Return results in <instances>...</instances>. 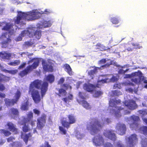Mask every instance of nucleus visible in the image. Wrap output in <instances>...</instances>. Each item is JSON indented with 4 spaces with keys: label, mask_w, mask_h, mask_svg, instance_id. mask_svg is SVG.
<instances>
[{
    "label": "nucleus",
    "mask_w": 147,
    "mask_h": 147,
    "mask_svg": "<svg viewBox=\"0 0 147 147\" xmlns=\"http://www.w3.org/2000/svg\"><path fill=\"white\" fill-rule=\"evenodd\" d=\"M113 96H119L122 94V92L119 90H115L112 91Z\"/></svg>",
    "instance_id": "obj_40"
},
{
    "label": "nucleus",
    "mask_w": 147,
    "mask_h": 147,
    "mask_svg": "<svg viewBox=\"0 0 147 147\" xmlns=\"http://www.w3.org/2000/svg\"><path fill=\"white\" fill-rule=\"evenodd\" d=\"M34 43V41L30 39L29 41H26L24 42V45L28 47L32 46Z\"/></svg>",
    "instance_id": "obj_42"
},
{
    "label": "nucleus",
    "mask_w": 147,
    "mask_h": 147,
    "mask_svg": "<svg viewBox=\"0 0 147 147\" xmlns=\"http://www.w3.org/2000/svg\"><path fill=\"white\" fill-rule=\"evenodd\" d=\"M27 118H24L23 120V121L28 122H30V121L33 118V114L31 112H29L27 115Z\"/></svg>",
    "instance_id": "obj_27"
},
{
    "label": "nucleus",
    "mask_w": 147,
    "mask_h": 147,
    "mask_svg": "<svg viewBox=\"0 0 147 147\" xmlns=\"http://www.w3.org/2000/svg\"><path fill=\"white\" fill-rule=\"evenodd\" d=\"M58 91V93L57 94V95L59 97L65 96L67 94L66 90L63 88L59 89Z\"/></svg>",
    "instance_id": "obj_26"
},
{
    "label": "nucleus",
    "mask_w": 147,
    "mask_h": 147,
    "mask_svg": "<svg viewBox=\"0 0 147 147\" xmlns=\"http://www.w3.org/2000/svg\"><path fill=\"white\" fill-rule=\"evenodd\" d=\"M28 123L22 121V122L21 123V125H23L22 127V131L25 133L28 132L30 130V129L29 128L28 125H26Z\"/></svg>",
    "instance_id": "obj_25"
},
{
    "label": "nucleus",
    "mask_w": 147,
    "mask_h": 147,
    "mask_svg": "<svg viewBox=\"0 0 147 147\" xmlns=\"http://www.w3.org/2000/svg\"><path fill=\"white\" fill-rule=\"evenodd\" d=\"M44 146L42 145L40 146V147H51V145L49 144V143L48 142L46 141L45 142Z\"/></svg>",
    "instance_id": "obj_62"
},
{
    "label": "nucleus",
    "mask_w": 147,
    "mask_h": 147,
    "mask_svg": "<svg viewBox=\"0 0 147 147\" xmlns=\"http://www.w3.org/2000/svg\"><path fill=\"white\" fill-rule=\"evenodd\" d=\"M111 22L113 24H117L119 22V20L117 18L115 17L111 18L110 19Z\"/></svg>",
    "instance_id": "obj_45"
},
{
    "label": "nucleus",
    "mask_w": 147,
    "mask_h": 147,
    "mask_svg": "<svg viewBox=\"0 0 147 147\" xmlns=\"http://www.w3.org/2000/svg\"><path fill=\"white\" fill-rule=\"evenodd\" d=\"M97 48L99 49L101 51H103L106 50L105 47L103 45L100 43L97 44L96 45Z\"/></svg>",
    "instance_id": "obj_38"
},
{
    "label": "nucleus",
    "mask_w": 147,
    "mask_h": 147,
    "mask_svg": "<svg viewBox=\"0 0 147 147\" xmlns=\"http://www.w3.org/2000/svg\"><path fill=\"white\" fill-rule=\"evenodd\" d=\"M62 87L65 89V90H66L69 88L70 90L72 89L71 86L69 84H63L62 85Z\"/></svg>",
    "instance_id": "obj_46"
},
{
    "label": "nucleus",
    "mask_w": 147,
    "mask_h": 147,
    "mask_svg": "<svg viewBox=\"0 0 147 147\" xmlns=\"http://www.w3.org/2000/svg\"><path fill=\"white\" fill-rule=\"evenodd\" d=\"M9 113L11 115H18L19 112L18 110L16 108H11L9 110Z\"/></svg>",
    "instance_id": "obj_34"
},
{
    "label": "nucleus",
    "mask_w": 147,
    "mask_h": 147,
    "mask_svg": "<svg viewBox=\"0 0 147 147\" xmlns=\"http://www.w3.org/2000/svg\"><path fill=\"white\" fill-rule=\"evenodd\" d=\"M123 46L125 50L128 51H132L134 48L131 47V44L127 43L123 44Z\"/></svg>",
    "instance_id": "obj_33"
},
{
    "label": "nucleus",
    "mask_w": 147,
    "mask_h": 147,
    "mask_svg": "<svg viewBox=\"0 0 147 147\" xmlns=\"http://www.w3.org/2000/svg\"><path fill=\"white\" fill-rule=\"evenodd\" d=\"M68 121L63 118L61 121V123L62 125L67 129H68L70 127L71 124L75 123L76 121V117L72 114H70L67 116Z\"/></svg>",
    "instance_id": "obj_5"
},
{
    "label": "nucleus",
    "mask_w": 147,
    "mask_h": 147,
    "mask_svg": "<svg viewBox=\"0 0 147 147\" xmlns=\"http://www.w3.org/2000/svg\"><path fill=\"white\" fill-rule=\"evenodd\" d=\"M109 79L108 78H106L105 79H102L101 80L98 81V83H107L109 82Z\"/></svg>",
    "instance_id": "obj_51"
},
{
    "label": "nucleus",
    "mask_w": 147,
    "mask_h": 147,
    "mask_svg": "<svg viewBox=\"0 0 147 147\" xmlns=\"http://www.w3.org/2000/svg\"><path fill=\"white\" fill-rule=\"evenodd\" d=\"M15 147H21L22 146V144L20 142L15 141Z\"/></svg>",
    "instance_id": "obj_56"
},
{
    "label": "nucleus",
    "mask_w": 147,
    "mask_h": 147,
    "mask_svg": "<svg viewBox=\"0 0 147 147\" xmlns=\"http://www.w3.org/2000/svg\"><path fill=\"white\" fill-rule=\"evenodd\" d=\"M104 147H113V145L109 142H107L104 145Z\"/></svg>",
    "instance_id": "obj_63"
},
{
    "label": "nucleus",
    "mask_w": 147,
    "mask_h": 147,
    "mask_svg": "<svg viewBox=\"0 0 147 147\" xmlns=\"http://www.w3.org/2000/svg\"><path fill=\"white\" fill-rule=\"evenodd\" d=\"M116 145L117 147H125L124 144L119 142L117 143Z\"/></svg>",
    "instance_id": "obj_64"
},
{
    "label": "nucleus",
    "mask_w": 147,
    "mask_h": 147,
    "mask_svg": "<svg viewBox=\"0 0 147 147\" xmlns=\"http://www.w3.org/2000/svg\"><path fill=\"white\" fill-rule=\"evenodd\" d=\"M116 129L117 132L121 135L124 134L126 130L125 125L120 123L117 124L116 126Z\"/></svg>",
    "instance_id": "obj_10"
},
{
    "label": "nucleus",
    "mask_w": 147,
    "mask_h": 147,
    "mask_svg": "<svg viewBox=\"0 0 147 147\" xmlns=\"http://www.w3.org/2000/svg\"><path fill=\"white\" fill-rule=\"evenodd\" d=\"M127 147H135L138 142L137 135L135 134H131L127 138Z\"/></svg>",
    "instance_id": "obj_9"
},
{
    "label": "nucleus",
    "mask_w": 147,
    "mask_h": 147,
    "mask_svg": "<svg viewBox=\"0 0 147 147\" xmlns=\"http://www.w3.org/2000/svg\"><path fill=\"white\" fill-rule=\"evenodd\" d=\"M59 129L60 131L62 132L63 134L64 135L66 134H67V131L63 127L61 126H59Z\"/></svg>",
    "instance_id": "obj_52"
},
{
    "label": "nucleus",
    "mask_w": 147,
    "mask_h": 147,
    "mask_svg": "<svg viewBox=\"0 0 147 147\" xmlns=\"http://www.w3.org/2000/svg\"><path fill=\"white\" fill-rule=\"evenodd\" d=\"M46 80L50 83H52L54 81L55 77L52 74H49L47 76Z\"/></svg>",
    "instance_id": "obj_30"
},
{
    "label": "nucleus",
    "mask_w": 147,
    "mask_h": 147,
    "mask_svg": "<svg viewBox=\"0 0 147 147\" xmlns=\"http://www.w3.org/2000/svg\"><path fill=\"white\" fill-rule=\"evenodd\" d=\"M123 103L125 106L130 110H134L138 107L136 101L133 99L125 100Z\"/></svg>",
    "instance_id": "obj_8"
},
{
    "label": "nucleus",
    "mask_w": 147,
    "mask_h": 147,
    "mask_svg": "<svg viewBox=\"0 0 147 147\" xmlns=\"http://www.w3.org/2000/svg\"><path fill=\"white\" fill-rule=\"evenodd\" d=\"M92 141L96 146L102 145L104 143L103 138L102 136L100 135L95 136L92 140Z\"/></svg>",
    "instance_id": "obj_12"
},
{
    "label": "nucleus",
    "mask_w": 147,
    "mask_h": 147,
    "mask_svg": "<svg viewBox=\"0 0 147 147\" xmlns=\"http://www.w3.org/2000/svg\"><path fill=\"white\" fill-rule=\"evenodd\" d=\"M36 13L35 12L25 13L20 11L18 12L16 19L14 20V23L15 24L23 25L25 24L24 22L25 20H32L36 19Z\"/></svg>",
    "instance_id": "obj_2"
},
{
    "label": "nucleus",
    "mask_w": 147,
    "mask_h": 147,
    "mask_svg": "<svg viewBox=\"0 0 147 147\" xmlns=\"http://www.w3.org/2000/svg\"><path fill=\"white\" fill-rule=\"evenodd\" d=\"M30 34V37H33L34 36L38 39H40L41 36V31L38 29L34 32V30L31 29V32Z\"/></svg>",
    "instance_id": "obj_17"
},
{
    "label": "nucleus",
    "mask_w": 147,
    "mask_h": 147,
    "mask_svg": "<svg viewBox=\"0 0 147 147\" xmlns=\"http://www.w3.org/2000/svg\"><path fill=\"white\" fill-rule=\"evenodd\" d=\"M31 32V29L30 28L28 30H24L21 32L20 34V35L22 37H24L26 35V34H27L30 37V34Z\"/></svg>",
    "instance_id": "obj_32"
},
{
    "label": "nucleus",
    "mask_w": 147,
    "mask_h": 147,
    "mask_svg": "<svg viewBox=\"0 0 147 147\" xmlns=\"http://www.w3.org/2000/svg\"><path fill=\"white\" fill-rule=\"evenodd\" d=\"M20 63V61L19 60H15L13 62H11L9 64L10 65L15 66L18 65Z\"/></svg>",
    "instance_id": "obj_44"
},
{
    "label": "nucleus",
    "mask_w": 147,
    "mask_h": 147,
    "mask_svg": "<svg viewBox=\"0 0 147 147\" xmlns=\"http://www.w3.org/2000/svg\"><path fill=\"white\" fill-rule=\"evenodd\" d=\"M36 60L33 62L32 65L27 66L23 70L21 71L19 73V75L23 77L30 73L33 69H36L39 63V60L38 58H36Z\"/></svg>",
    "instance_id": "obj_4"
},
{
    "label": "nucleus",
    "mask_w": 147,
    "mask_h": 147,
    "mask_svg": "<svg viewBox=\"0 0 147 147\" xmlns=\"http://www.w3.org/2000/svg\"><path fill=\"white\" fill-rule=\"evenodd\" d=\"M1 133L4 134L6 136H8L11 134V133L9 131L5 129H2Z\"/></svg>",
    "instance_id": "obj_48"
},
{
    "label": "nucleus",
    "mask_w": 147,
    "mask_h": 147,
    "mask_svg": "<svg viewBox=\"0 0 147 147\" xmlns=\"http://www.w3.org/2000/svg\"><path fill=\"white\" fill-rule=\"evenodd\" d=\"M106 61L107 60L106 59H102L98 61V64L99 65H101L105 63Z\"/></svg>",
    "instance_id": "obj_53"
},
{
    "label": "nucleus",
    "mask_w": 147,
    "mask_h": 147,
    "mask_svg": "<svg viewBox=\"0 0 147 147\" xmlns=\"http://www.w3.org/2000/svg\"><path fill=\"white\" fill-rule=\"evenodd\" d=\"M103 135L106 138L111 140L115 141L116 140V137L113 131L109 130H105L104 133Z\"/></svg>",
    "instance_id": "obj_13"
},
{
    "label": "nucleus",
    "mask_w": 147,
    "mask_h": 147,
    "mask_svg": "<svg viewBox=\"0 0 147 147\" xmlns=\"http://www.w3.org/2000/svg\"><path fill=\"white\" fill-rule=\"evenodd\" d=\"M81 102L82 106L86 109H88L90 108V106L89 103L85 100H82Z\"/></svg>",
    "instance_id": "obj_35"
},
{
    "label": "nucleus",
    "mask_w": 147,
    "mask_h": 147,
    "mask_svg": "<svg viewBox=\"0 0 147 147\" xmlns=\"http://www.w3.org/2000/svg\"><path fill=\"white\" fill-rule=\"evenodd\" d=\"M6 126L8 127V129L10 131L14 132L15 134L18 133V129L16 126L12 122H7Z\"/></svg>",
    "instance_id": "obj_16"
},
{
    "label": "nucleus",
    "mask_w": 147,
    "mask_h": 147,
    "mask_svg": "<svg viewBox=\"0 0 147 147\" xmlns=\"http://www.w3.org/2000/svg\"><path fill=\"white\" fill-rule=\"evenodd\" d=\"M64 68L65 71L70 76L72 75V69L69 64L66 63L64 65Z\"/></svg>",
    "instance_id": "obj_24"
},
{
    "label": "nucleus",
    "mask_w": 147,
    "mask_h": 147,
    "mask_svg": "<svg viewBox=\"0 0 147 147\" xmlns=\"http://www.w3.org/2000/svg\"><path fill=\"white\" fill-rule=\"evenodd\" d=\"M103 93L102 92L100 91H96L95 93L94 94L96 97H98L102 94Z\"/></svg>",
    "instance_id": "obj_57"
},
{
    "label": "nucleus",
    "mask_w": 147,
    "mask_h": 147,
    "mask_svg": "<svg viewBox=\"0 0 147 147\" xmlns=\"http://www.w3.org/2000/svg\"><path fill=\"white\" fill-rule=\"evenodd\" d=\"M48 86L47 82H43L38 79L35 80L30 84L28 93L31 94L35 103H38L41 100L39 92L35 88L41 90V96L42 98L47 90Z\"/></svg>",
    "instance_id": "obj_1"
},
{
    "label": "nucleus",
    "mask_w": 147,
    "mask_h": 147,
    "mask_svg": "<svg viewBox=\"0 0 147 147\" xmlns=\"http://www.w3.org/2000/svg\"><path fill=\"white\" fill-rule=\"evenodd\" d=\"M14 100V99H9L7 98L5 99L4 100L6 106L7 107L12 106L15 104L17 103V102Z\"/></svg>",
    "instance_id": "obj_22"
},
{
    "label": "nucleus",
    "mask_w": 147,
    "mask_h": 147,
    "mask_svg": "<svg viewBox=\"0 0 147 147\" xmlns=\"http://www.w3.org/2000/svg\"><path fill=\"white\" fill-rule=\"evenodd\" d=\"M4 71L6 72H7L12 74H16L17 71V70H7L5 69L4 70Z\"/></svg>",
    "instance_id": "obj_50"
},
{
    "label": "nucleus",
    "mask_w": 147,
    "mask_h": 147,
    "mask_svg": "<svg viewBox=\"0 0 147 147\" xmlns=\"http://www.w3.org/2000/svg\"><path fill=\"white\" fill-rule=\"evenodd\" d=\"M42 64L43 69L45 71L49 72L53 71V66L47 63L45 60H42Z\"/></svg>",
    "instance_id": "obj_14"
},
{
    "label": "nucleus",
    "mask_w": 147,
    "mask_h": 147,
    "mask_svg": "<svg viewBox=\"0 0 147 147\" xmlns=\"http://www.w3.org/2000/svg\"><path fill=\"white\" fill-rule=\"evenodd\" d=\"M21 95V92L19 90H18L15 93L14 96L15 99H14V100H15L17 103Z\"/></svg>",
    "instance_id": "obj_37"
},
{
    "label": "nucleus",
    "mask_w": 147,
    "mask_h": 147,
    "mask_svg": "<svg viewBox=\"0 0 147 147\" xmlns=\"http://www.w3.org/2000/svg\"><path fill=\"white\" fill-rule=\"evenodd\" d=\"M121 85L120 84H115L113 86V89H121Z\"/></svg>",
    "instance_id": "obj_55"
},
{
    "label": "nucleus",
    "mask_w": 147,
    "mask_h": 147,
    "mask_svg": "<svg viewBox=\"0 0 147 147\" xmlns=\"http://www.w3.org/2000/svg\"><path fill=\"white\" fill-rule=\"evenodd\" d=\"M100 69V67H94L93 70L89 71L88 72V74L90 76L91 80L93 79L95 77V75L98 72V70Z\"/></svg>",
    "instance_id": "obj_19"
},
{
    "label": "nucleus",
    "mask_w": 147,
    "mask_h": 147,
    "mask_svg": "<svg viewBox=\"0 0 147 147\" xmlns=\"http://www.w3.org/2000/svg\"><path fill=\"white\" fill-rule=\"evenodd\" d=\"M11 56V54L7 53L6 51H1L0 52V57L3 60H9Z\"/></svg>",
    "instance_id": "obj_20"
},
{
    "label": "nucleus",
    "mask_w": 147,
    "mask_h": 147,
    "mask_svg": "<svg viewBox=\"0 0 147 147\" xmlns=\"http://www.w3.org/2000/svg\"><path fill=\"white\" fill-rule=\"evenodd\" d=\"M117 78L115 76H113L112 77L111 79H109V82H114L115 81H117Z\"/></svg>",
    "instance_id": "obj_54"
},
{
    "label": "nucleus",
    "mask_w": 147,
    "mask_h": 147,
    "mask_svg": "<svg viewBox=\"0 0 147 147\" xmlns=\"http://www.w3.org/2000/svg\"><path fill=\"white\" fill-rule=\"evenodd\" d=\"M113 61H111L110 62L101 65L100 67V69H104L105 68L108 67L109 66L113 64Z\"/></svg>",
    "instance_id": "obj_41"
},
{
    "label": "nucleus",
    "mask_w": 147,
    "mask_h": 147,
    "mask_svg": "<svg viewBox=\"0 0 147 147\" xmlns=\"http://www.w3.org/2000/svg\"><path fill=\"white\" fill-rule=\"evenodd\" d=\"M131 81L137 84L139 83V78H133L131 79Z\"/></svg>",
    "instance_id": "obj_59"
},
{
    "label": "nucleus",
    "mask_w": 147,
    "mask_h": 147,
    "mask_svg": "<svg viewBox=\"0 0 147 147\" xmlns=\"http://www.w3.org/2000/svg\"><path fill=\"white\" fill-rule=\"evenodd\" d=\"M46 118V115L44 113L37 119V127L38 129L41 130L45 127Z\"/></svg>",
    "instance_id": "obj_7"
},
{
    "label": "nucleus",
    "mask_w": 147,
    "mask_h": 147,
    "mask_svg": "<svg viewBox=\"0 0 147 147\" xmlns=\"http://www.w3.org/2000/svg\"><path fill=\"white\" fill-rule=\"evenodd\" d=\"M124 110V108L122 107H117L116 111L115 112V115L117 117H120L121 116V112L122 111Z\"/></svg>",
    "instance_id": "obj_31"
},
{
    "label": "nucleus",
    "mask_w": 147,
    "mask_h": 147,
    "mask_svg": "<svg viewBox=\"0 0 147 147\" xmlns=\"http://www.w3.org/2000/svg\"><path fill=\"white\" fill-rule=\"evenodd\" d=\"M128 70V69H127L125 70H124L122 69H120L119 70L118 73L119 74H124Z\"/></svg>",
    "instance_id": "obj_60"
},
{
    "label": "nucleus",
    "mask_w": 147,
    "mask_h": 147,
    "mask_svg": "<svg viewBox=\"0 0 147 147\" xmlns=\"http://www.w3.org/2000/svg\"><path fill=\"white\" fill-rule=\"evenodd\" d=\"M32 136V135L30 133H29L28 134H25L23 138V140L26 144H27L29 138L31 137Z\"/></svg>",
    "instance_id": "obj_39"
},
{
    "label": "nucleus",
    "mask_w": 147,
    "mask_h": 147,
    "mask_svg": "<svg viewBox=\"0 0 147 147\" xmlns=\"http://www.w3.org/2000/svg\"><path fill=\"white\" fill-rule=\"evenodd\" d=\"M64 81L65 79L63 77L61 78L58 81V84H62L64 82Z\"/></svg>",
    "instance_id": "obj_61"
},
{
    "label": "nucleus",
    "mask_w": 147,
    "mask_h": 147,
    "mask_svg": "<svg viewBox=\"0 0 147 147\" xmlns=\"http://www.w3.org/2000/svg\"><path fill=\"white\" fill-rule=\"evenodd\" d=\"M132 45L134 47L133 48L136 49H140L142 48V46L138 43H133Z\"/></svg>",
    "instance_id": "obj_49"
},
{
    "label": "nucleus",
    "mask_w": 147,
    "mask_h": 147,
    "mask_svg": "<svg viewBox=\"0 0 147 147\" xmlns=\"http://www.w3.org/2000/svg\"><path fill=\"white\" fill-rule=\"evenodd\" d=\"M121 101L119 99L116 100L112 99L109 101L110 105L112 106H114L116 104H119L121 103Z\"/></svg>",
    "instance_id": "obj_28"
},
{
    "label": "nucleus",
    "mask_w": 147,
    "mask_h": 147,
    "mask_svg": "<svg viewBox=\"0 0 147 147\" xmlns=\"http://www.w3.org/2000/svg\"><path fill=\"white\" fill-rule=\"evenodd\" d=\"M140 130L142 131L143 134L145 135H147V127L144 126L141 127Z\"/></svg>",
    "instance_id": "obj_47"
},
{
    "label": "nucleus",
    "mask_w": 147,
    "mask_h": 147,
    "mask_svg": "<svg viewBox=\"0 0 147 147\" xmlns=\"http://www.w3.org/2000/svg\"><path fill=\"white\" fill-rule=\"evenodd\" d=\"M10 80V78L2 74H0V90L3 91L5 89V87L4 85L1 82L5 83L8 82Z\"/></svg>",
    "instance_id": "obj_11"
},
{
    "label": "nucleus",
    "mask_w": 147,
    "mask_h": 147,
    "mask_svg": "<svg viewBox=\"0 0 147 147\" xmlns=\"http://www.w3.org/2000/svg\"><path fill=\"white\" fill-rule=\"evenodd\" d=\"M97 86L91 84H85L84 86V88L88 92H93L96 88Z\"/></svg>",
    "instance_id": "obj_18"
},
{
    "label": "nucleus",
    "mask_w": 147,
    "mask_h": 147,
    "mask_svg": "<svg viewBox=\"0 0 147 147\" xmlns=\"http://www.w3.org/2000/svg\"><path fill=\"white\" fill-rule=\"evenodd\" d=\"M14 140H15V138L12 136L9 137L7 139V141L8 142H13Z\"/></svg>",
    "instance_id": "obj_58"
},
{
    "label": "nucleus",
    "mask_w": 147,
    "mask_h": 147,
    "mask_svg": "<svg viewBox=\"0 0 147 147\" xmlns=\"http://www.w3.org/2000/svg\"><path fill=\"white\" fill-rule=\"evenodd\" d=\"M73 99V96L71 94H69L67 97L62 98V100L65 103H67L70 100H72Z\"/></svg>",
    "instance_id": "obj_36"
},
{
    "label": "nucleus",
    "mask_w": 147,
    "mask_h": 147,
    "mask_svg": "<svg viewBox=\"0 0 147 147\" xmlns=\"http://www.w3.org/2000/svg\"><path fill=\"white\" fill-rule=\"evenodd\" d=\"M104 123H101L97 118L91 119L87 125V129L90 130L91 134L94 135L99 132L103 127Z\"/></svg>",
    "instance_id": "obj_3"
},
{
    "label": "nucleus",
    "mask_w": 147,
    "mask_h": 147,
    "mask_svg": "<svg viewBox=\"0 0 147 147\" xmlns=\"http://www.w3.org/2000/svg\"><path fill=\"white\" fill-rule=\"evenodd\" d=\"M130 118L133 121V123L130 125V127L134 128L138 127V122L140 120L139 117L138 116L133 115L131 116Z\"/></svg>",
    "instance_id": "obj_15"
},
{
    "label": "nucleus",
    "mask_w": 147,
    "mask_h": 147,
    "mask_svg": "<svg viewBox=\"0 0 147 147\" xmlns=\"http://www.w3.org/2000/svg\"><path fill=\"white\" fill-rule=\"evenodd\" d=\"M2 24H5V25L2 28V30L8 31L10 32L11 30L13 28V25L12 24H11L9 23H5V22H3Z\"/></svg>",
    "instance_id": "obj_21"
},
{
    "label": "nucleus",
    "mask_w": 147,
    "mask_h": 147,
    "mask_svg": "<svg viewBox=\"0 0 147 147\" xmlns=\"http://www.w3.org/2000/svg\"><path fill=\"white\" fill-rule=\"evenodd\" d=\"M26 101L24 103L22 104L21 106V109L22 110H27L28 109V99H26Z\"/></svg>",
    "instance_id": "obj_29"
},
{
    "label": "nucleus",
    "mask_w": 147,
    "mask_h": 147,
    "mask_svg": "<svg viewBox=\"0 0 147 147\" xmlns=\"http://www.w3.org/2000/svg\"><path fill=\"white\" fill-rule=\"evenodd\" d=\"M140 114L141 115L142 118L147 115V109H145L143 110H139L138 111Z\"/></svg>",
    "instance_id": "obj_43"
},
{
    "label": "nucleus",
    "mask_w": 147,
    "mask_h": 147,
    "mask_svg": "<svg viewBox=\"0 0 147 147\" xmlns=\"http://www.w3.org/2000/svg\"><path fill=\"white\" fill-rule=\"evenodd\" d=\"M0 40L3 48H6L11 42L10 36L8 35L7 32L3 33L0 36Z\"/></svg>",
    "instance_id": "obj_6"
},
{
    "label": "nucleus",
    "mask_w": 147,
    "mask_h": 147,
    "mask_svg": "<svg viewBox=\"0 0 147 147\" xmlns=\"http://www.w3.org/2000/svg\"><path fill=\"white\" fill-rule=\"evenodd\" d=\"M51 25V24L49 21H44L42 24L40 25L39 26L37 27V28L41 29L43 28H46L50 27Z\"/></svg>",
    "instance_id": "obj_23"
}]
</instances>
